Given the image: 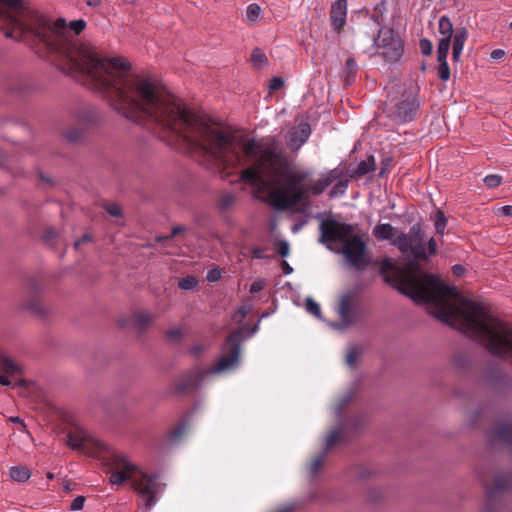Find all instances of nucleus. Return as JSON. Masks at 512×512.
<instances>
[{"instance_id": "obj_45", "label": "nucleus", "mask_w": 512, "mask_h": 512, "mask_svg": "<svg viewBox=\"0 0 512 512\" xmlns=\"http://www.w3.org/2000/svg\"><path fill=\"white\" fill-rule=\"evenodd\" d=\"M284 86V80L281 77H273L270 81L269 88L273 91L279 90Z\"/></svg>"}, {"instance_id": "obj_14", "label": "nucleus", "mask_w": 512, "mask_h": 512, "mask_svg": "<svg viewBox=\"0 0 512 512\" xmlns=\"http://www.w3.org/2000/svg\"><path fill=\"white\" fill-rule=\"evenodd\" d=\"M438 30L443 38L439 40L437 47L444 45L445 50L450 49L451 38L453 34V24L449 17L441 16L438 22Z\"/></svg>"}, {"instance_id": "obj_27", "label": "nucleus", "mask_w": 512, "mask_h": 512, "mask_svg": "<svg viewBox=\"0 0 512 512\" xmlns=\"http://www.w3.org/2000/svg\"><path fill=\"white\" fill-rule=\"evenodd\" d=\"M236 196L232 193L223 194L219 197L217 205L221 211L229 210L235 203Z\"/></svg>"}, {"instance_id": "obj_50", "label": "nucleus", "mask_w": 512, "mask_h": 512, "mask_svg": "<svg viewBox=\"0 0 512 512\" xmlns=\"http://www.w3.org/2000/svg\"><path fill=\"white\" fill-rule=\"evenodd\" d=\"M427 248H428V253H427L428 257L435 255L436 249H437V244L433 237L428 240Z\"/></svg>"}, {"instance_id": "obj_31", "label": "nucleus", "mask_w": 512, "mask_h": 512, "mask_svg": "<svg viewBox=\"0 0 512 512\" xmlns=\"http://www.w3.org/2000/svg\"><path fill=\"white\" fill-rule=\"evenodd\" d=\"M261 14V7L257 3H251L247 6L246 17L251 23H255Z\"/></svg>"}, {"instance_id": "obj_22", "label": "nucleus", "mask_w": 512, "mask_h": 512, "mask_svg": "<svg viewBox=\"0 0 512 512\" xmlns=\"http://www.w3.org/2000/svg\"><path fill=\"white\" fill-rule=\"evenodd\" d=\"M9 476L12 480L24 483L29 480L31 473L28 468L23 466H12L9 469Z\"/></svg>"}, {"instance_id": "obj_61", "label": "nucleus", "mask_w": 512, "mask_h": 512, "mask_svg": "<svg viewBox=\"0 0 512 512\" xmlns=\"http://www.w3.org/2000/svg\"><path fill=\"white\" fill-rule=\"evenodd\" d=\"M461 54H462V52H460V51L452 50V60L454 62H458L460 60Z\"/></svg>"}, {"instance_id": "obj_15", "label": "nucleus", "mask_w": 512, "mask_h": 512, "mask_svg": "<svg viewBox=\"0 0 512 512\" xmlns=\"http://www.w3.org/2000/svg\"><path fill=\"white\" fill-rule=\"evenodd\" d=\"M443 46L437 47L438 76L442 81H448L450 79V68L447 62L449 50H445Z\"/></svg>"}, {"instance_id": "obj_55", "label": "nucleus", "mask_w": 512, "mask_h": 512, "mask_svg": "<svg viewBox=\"0 0 512 512\" xmlns=\"http://www.w3.org/2000/svg\"><path fill=\"white\" fill-rule=\"evenodd\" d=\"M491 58L494 60H500L505 56V51L502 49H494L491 54Z\"/></svg>"}, {"instance_id": "obj_56", "label": "nucleus", "mask_w": 512, "mask_h": 512, "mask_svg": "<svg viewBox=\"0 0 512 512\" xmlns=\"http://www.w3.org/2000/svg\"><path fill=\"white\" fill-rule=\"evenodd\" d=\"M56 234L57 233L53 228H48L45 230L43 238H44V240L49 241V240L55 238Z\"/></svg>"}, {"instance_id": "obj_10", "label": "nucleus", "mask_w": 512, "mask_h": 512, "mask_svg": "<svg viewBox=\"0 0 512 512\" xmlns=\"http://www.w3.org/2000/svg\"><path fill=\"white\" fill-rule=\"evenodd\" d=\"M366 423V419L363 415H359L354 417L351 421H349L347 426H341L337 429L332 430L326 437L325 446L323 451L328 453L333 446L337 443L344 441V435L346 428H351L353 430H358Z\"/></svg>"}, {"instance_id": "obj_12", "label": "nucleus", "mask_w": 512, "mask_h": 512, "mask_svg": "<svg viewBox=\"0 0 512 512\" xmlns=\"http://www.w3.org/2000/svg\"><path fill=\"white\" fill-rule=\"evenodd\" d=\"M347 0H336L331 5L330 21L333 29L339 33L346 24Z\"/></svg>"}, {"instance_id": "obj_21", "label": "nucleus", "mask_w": 512, "mask_h": 512, "mask_svg": "<svg viewBox=\"0 0 512 512\" xmlns=\"http://www.w3.org/2000/svg\"><path fill=\"white\" fill-rule=\"evenodd\" d=\"M386 11V1L380 0V2L374 6L373 13L370 15V19L373 20L378 26H380V28L385 26L384 21Z\"/></svg>"}, {"instance_id": "obj_41", "label": "nucleus", "mask_w": 512, "mask_h": 512, "mask_svg": "<svg viewBox=\"0 0 512 512\" xmlns=\"http://www.w3.org/2000/svg\"><path fill=\"white\" fill-rule=\"evenodd\" d=\"M84 503H85V497L84 496H77L76 498H74L71 502V505H70V510L71 511H79V510H82L83 509V506H84Z\"/></svg>"}, {"instance_id": "obj_35", "label": "nucleus", "mask_w": 512, "mask_h": 512, "mask_svg": "<svg viewBox=\"0 0 512 512\" xmlns=\"http://www.w3.org/2000/svg\"><path fill=\"white\" fill-rule=\"evenodd\" d=\"M359 355L360 349L357 346H351L346 355V364L350 367H355Z\"/></svg>"}, {"instance_id": "obj_26", "label": "nucleus", "mask_w": 512, "mask_h": 512, "mask_svg": "<svg viewBox=\"0 0 512 512\" xmlns=\"http://www.w3.org/2000/svg\"><path fill=\"white\" fill-rule=\"evenodd\" d=\"M354 398V392L352 391H349L347 392L346 394H344L337 402L335 408H334V413L336 416L340 417L345 408L347 407V405L353 400Z\"/></svg>"}, {"instance_id": "obj_32", "label": "nucleus", "mask_w": 512, "mask_h": 512, "mask_svg": "<svg viewBox=\"0 0 512 512\" xmlns=\"http://www.w3.org/2000/svg\"><path fill=\"white\" fill-rule=\"evenodd\" d=\"M198 285V280L195 276H186L179 280L178 287L183 290H192Z\"/></svg>"}, {"instance_id": "obj_49", "label": "nucleus", "mask_w": 512, "mask_h": 512, "mask_svg": "<svg viewBox=\"0 0 512 512\" xmlns=\"http://www.w3.org/2000/svg\"><path fill=\"white\" fill-rule=\"evenodd\" d=\"M204 350H205L204 345H202V344H195V345H193L190 348V353L194 357H199L203 353Z\"/></svg>"}, {"instance_id": "obj_47", "label": "nucleus", "mask_w": 512, "mask_h": 512, "mask_svg": "<svg viewBox=\"0 0 512 512\" xmlns=\"http://www.w3.org/2000/svg\"><path fill=\"white\" fill-rule=\"evenodd\" d=\"M221 278V271L218 268H214L208 271L207 280L209 282H216Z\"/></svg>"}, {"instance_id": "obj_20", "label": "nucleus", "mask_w": 512, "mask_h": 512, "mask_svg": "<svg viewBox=\"0 0 512 512\" xmlns=\"http://www.w3.org/2000/svg\"><path fill=\"white\" fill-rule=\"evenodd\" d=\"M376 169V162L373 156H369L368 159L361 161L355 171L353 172L354 177H362Z\"/></svg>"}, {"instance_id": "obj_2", "label": "nucleus", "mask_w": 512, "mask_h": 512, "mask_svg": "<svg viewBox=\"0 0 512 512\" xmlns=\"http://www.w3.org/2000/svg\"><path fill=\"white\" fill-rule=\"evenodd\" d=\"M425 232L415 223L409 233L400 232L392 244L411 260L401 267L388 258L380 264L384 281L416 303H426L429 313L443 323L481 343L492 355L512 359V327L493 317L485 306L461 296L455 287L422 271L419 261L427 260Z\"/></svg>"}, {"instance_id": "obj_8", "label": "nucleus", "mask_w": 512, "mask_h": 512, "mask_svg": "<svg viewBox=\"0 0 512 512\" xmlns=\"http://www.w3.org/2000/svg\"><path fill=\"white\" fill-rule=\"evenodd\" d=\"M512 491V473L495 475L492 485H485V505L482 512H505L504 494Z\"/></svg>"}, {"instance_id": "obj_11", "label": "nucleus", "mask_w": 512, "mask_h": 512, "mask_svg": "<svg viewBox=\"0 0 512 512\" xmlns=\"http://www.w3.org/2000/svg\"><path fill=\"white\" fill-rule=\"evenodd\" d=\"M311 135V127L307 122H301L291 129L288 135V146L292 151H298Z\"/></svg>"}, {"instance_id": "obj_9", "label": "nucleus", "mask_w": 512, "mask_h": 512, "mask_svg": "<svg viewBox=\"0 0 512 512\" xmlns=\"http://www.w3.org/2000/svg\"><path fill=\"white\" fill-rule=\"evenodd\" d=\"M374 45L378 55L387 62H397L404 54L403 40L393 28L382 26L374 38Z\"/></svg>"}, {"instance_id": "obj_39", "label": "nucleus", "mask_w": 512, "mask_h": 512, "mask_svg": "<svg viewBox=\"0 0 512 512\" xmlns=\"http://www.w3.org/2000/svg\"><path fill=\"white\" fill-rule=\"evenodd\" d=\"M419 47H420L421 53L425 56L431 55V53L433 51V44H432L431 40H429L427 38L420 39Z\"/></svg>"}, {"instance_id": "obj_6", "label": "nucleus", "mask_w": 512, "mask_h": 512, "mask_svg": "<svg viewBox=\"0 0 512 512\" xmlns=\"http://www.w3.org/2000/svg\"><path fill=\"white\" fill-rule=\"evenodd\" d=\"M243 329L244 327H240L226 337L222 346L223 354L216 364L207 370L196 366L186 371L174 381L172 392L177 395H185L200 387L208 374H218L237 366L240 346L243 341Z\"/></svg>"}, {"instance_id": "obj_23", "label": "nucleus", "mask_w": 512, "mask_h": 512, "mask_svg": "<svg viewBox=\"0 0 512 512\" xmlns=\"http://www.w3.org/2000/svg\"><path fill=\"white\" fill-rule=\"evenodd\" d=\"M467 38H468L467 29L465 27L457 28L453 35L452 50L462 52Z\"/></svg>"}, {"instance_id": "obj_36", "label": "nucleus", "mask_w": 512, "mask_h": 512, "mask_svg": "<svg viewBox=\"0 0 512 512\" xmlns=\"http://www.w3.org/2000/svg\"><path fill=\"white\" fill-rule=\"evenodd\" d=\"M186 429L187 423L186 421H182L180 424H178L176 427L170 430L169 438L172 440L179 439L185 433Z\"/></svg>"}, {"instance_id": "obj_7", "label": "nucleus", "mask_w": 512, "mask_h": 512, "mask_svg": "<svg viewBox=\"0 0 512 512\" xmlns=\"http://www.w3.org/2000/svg\"><path fill=\"white\" fill-rule=\"evenodd\" d=\"M419 109L416 94L410 89L389 93L385 105L388 118L397 124H405L415 119Z\"/></svg>"}, {"instance_id": "obj_4", "label": "nucleus", "mask_w": 512, "mask_h": 512, "mask_svg": "<svg viewBox=\"0 0 512 512\" xmlns=\"http://www.w3.org/2000/svg\"><path fill=\"white\" fill-rule=\"evenodd\" d=\"M66 444L71 449L91 457H97L101 452L108 455L103 459L107 472L110 474L111 485H122L131 481L132 487L143 499L146 508H151L157 502L159 491L157 475H150L132 463L128 457L115 450H110L103 442L94 438L87 430L74 427L66 435Z\"/></svg>"}, {"instance_id": "obj_19", "label": "nucleus", "mask_w": 512, "mask_h": 512, "mask_svg": "<svg viewBox=\"0 0 512 512\" xmlns=\"http://www.w3.org/2000/svg\"><path fill=\"white\" fill-rule=\"evenodd\" d=\"M0 371L7 375L21 373V367L6 355H0Z\"/></svg>"}, {"instance_id": "obj_34", "label": "nucleus", "mask_w": 512, "mask_h": 512, "mask_svg": "<svg viewBox=\"0 0 512 512\" xmlns=\"http://www.w3.org/2000/svg\"><path fill=\"white\" fill-rule=\"evenodd\" d=\"M251 61L255 66L259 67L267 63L268 59L259 48H255L251 53Z\"/></svg>"}, {"instance_id": "obj_59", "label": "nucleus", "mask_w": 512, "mask_h": 512, "mask_svg": "<svg viewBox=\"0 0 512 512\" xmlns=\"http://www.w3.org/2000/svg\"><path fill=\"white\" fill-rule=\"evenodd\" d=\"M501 214L504 216H512V205H506L500 208Z\"/></svg>"}, {"instance_id": "obj_43", "label": "nucleus", "mask_w": 512, "mask_h": 512, "mask_svg": "<svg viewBox=\"0 0 512 512\" xmlns=\"http://www.w3.org/2000/svg\"><path fill=\"white\" fill-rule=\"evenodd\" d=\"M277 251L282 257H287L290 251L288 242L286 240L279 241Z\"/></svg>"}, {"instance_id": "obj_5", "label": "nucleus", "mask_w": 512, "mask_h": 512, "mask_svg": "<svg viewBox=\"0 0 512 512\" xmlns=\"http://www.w3.org/2000/svg\"><path fill=\"white\" fill-rule=\"evenodd\" d=\"M319 231L320 244H343L342 254L356 270L363 271L371 263L367 254V244L360 234L354 232V225L326 218L321 221Z\"/></svg>"}, {"instance_id": "obj_64", "label": "nucleus", "mask_w": 512, "mask_h": 512, "mask_svg": "<svg viewBox=\"0 0 512 512\" xmlns=\"http://www.w3.org/2000/svg\"><path fill=\"white\" fill-rule=\"evenodd\" d=\"M170 239H171V238H167V236H157V237L155 238L156 242H158V243H162V242H164V241H168V240H170Z\"/></svg>"}, {"instance_id": "obj_53", "label": "nucleus", "mask_w": 512, "mask_h": 512, "mask_svg": "<svg viewBox=\"0 0 512 512\" xmlns=\"http://www.w3.org/2000/svg\"><path fill=\"white\" fill-rule=\"evenodd\" d=\"M307 224V220L306 219H302L296 223H294L291 227V231L293 233H298L299 231H301L303 229V227Z\"/></svg>"}, {"instance_id": "obj_52", "label": "nucleus", "mask_w": 512, "mask_h": 512, "mask_svg": "<svg viewBox=\"0 0 512 512\" xmlns=\"http://www.w3.org/2000/svg\"><path fill=\"white\" fill-rule=\"evenodd\" d=\"M345 66L349 73H355L357 69L356 61L351 57L346 60Z\"/></svg>"}, {"instance_id": "obj_33", "label": "nucleus", "mask_w": 512, "mask_h": 512, "mask_svg": "<svg viewBox=\"0 0 512 512\" xmlns=\"http://www.w3.org/2000/svg\"><path fill=\"white\" fill-rule=\"evenodd\" d=\"M447 225V218L442 211H438L435 217V231L437 234H443Z\"/></svg>"}, {"instance_id": "obj_13", "label": "nucleus", "mask_w": 512, "mask_h": 512, "mask_svg": "<svg viewBox=\"0 0 512 512\" xmlns=\"http://www.w3.org/2000/svg\"><path fill=\"white\" fill-rule=\"evenodd\" d=\"M490 441H498L512 446V419L499 422L492 431Z\"/></svg>"}, {"instance_id": "obj_3", "label": "nucleus", "mask_w": 512, "mask_h": 512, "mask_svg": "<svg viewBox=\"0 0 512 512\" xmlns=\"http://www.w3.org/2000/svg\"><path fill=\"white\" fill-rule=\"evenodd\" d=\"M250 165L242 170L240 180L251 186L268 187L286 180L285 189L276 188L268 193L269 204L282 211L293 208L310 196H319L338 178L337 170L321 173L316 181L308 169L293 170L291 161L276 136L259 141L251 138L242 146Z\"/></svg>"}, {"instance_id": "obj_37", "label": "nucleus", "mask_w": 512, "mask_h": 512, "mask_svg": "<svg viewBox=\"0 0 512 512\" xmlns=\"http://www.w3.org/2000/svg\"><path fill=\"white\" fill-rule=\"evenodd\" d=\"M306 310L316 316L317 318L321 317V309L317 302H315L312 298L306 299Z\"/></svg>"}, {"instance_id": "obj_63", "label": "nucleus", "mask_w": 512, "mask_h": 512, "mask_svg": "<svg viewBox=\"0 0 512 512\" xmlns=\"http://www.w3.org/2000/svg\"><path fill=\"white\" fill-rule=\"evenodd\" d=\"M29 309H31L32 311L37 312V313L41 312V308H40V306L38 304L30 303L29 304Z\"/></svg>"}, {"instance_id": "obj_51", "label": "nucleus", "mask_w": 512, "mask_h": 512, "mask_svg": "<svg viewBox=\"0 0 512 512\" xmlns=\"http://www.w3.org/2000/svg\"><path fill=\"white\" fill-rule=\"evenodd\" d=\"M91 241H92V236L88 233H85L84 235H82V237L80 239L75 241L74 247L77 249L80 245L91 242Z\"/></svg>"}, {"instance_id": "obj_54", "label": "nucleus", "mask_w": 512, "mask_h": 512, "mask_svg": "<svg viewBox=\"0 0 512 512\" xmlns=\"http://www.w3.org/2000/svg\"><path fill=\"white\" fill-rule=\"evenodd\" d=\"M185 231H187V228L184 227V226H174L172 228L171 234L167 235V238H173V237H175V236H177L180 233L185 232Z\"/></svg>"}, {"instance_id": "obj_57", "label": "nucleus", "mask_w": 512, "mask_h": 512, "mask_svg": "<svg viewBox=\"0 0 512 512\" xmlns=\"http://www.w3.org/2000/svg\"><path fill=\"white\" fill-rule=\"evenodd\" d=\"M452 269H453V273L457 276H461L465 271L464 266H462L460 264H455Z\"/></svg>"}, {"instance_id": "obj_58", "label": "nucleus", "mask_w": 512, "mask_h": 512, "mask_svg": "<svg viewBox=\"0 0 512 512\" xmlns=\"http://www.w3.org/2000/svg\"><path fill=\"white\" fill-rule=\"evenodd\" d=\"M9 376L10 375H7L5 373L0 374V384H2L3 386H10L11 381L9 380Z\"/></svg>"}, {"instance_id": "obj_48", "label": "nucleus", "mask_w": 512, "mask_h": 512, "mask_svg": "<svg viewBox=\"0 0 512 512\" xmlns=\"http://www.w3.org/2000/svg\"><path fill=\"white\" fill-rule=\"evenodd\" d=\"M264 286H265V283L263 280H256L251 284L249 291L251 294H256V293L262 291Z\"/></svg>"}, {"instance_id": "obj_1", "label": "nucleus", "mask_w": 512, "mask_h": 512, "mask_svg": "<svg viewBox=\"0 0 512 512\" xmlns=\"http://www.w3.org/2000/svg\"><path fill=\"white\" fill-rule=\"evenodd\" d=\"M0 25L11 28L5 32L8 38L16 31L20 36L32 33L58 55L64 73L101 93L115 111L152 130L169 145L180 143L191 152L222 162L235 154L232 134L210 126L180 99L159 89L150 79L132 73L124 57L106 58L95 46L76 41L71 31L81 34L85 20L67 24L64 18H58L51 24L23 0H0Z\"/></svg>"}, {"instance_id": "obj_42", "label": "nucleus", "mask_w": 512, "mask_h": 512, "mask_svg": "<svg viewBox=\"0 0 512 512\" xmlns=\"http://www.w3.org/2000/svg\"><path fill=\"white\" fill-rule=\"evenodd\" d=\"M301 507V504L297 501H293L285 504L279 508L276 512H296Z\"/></svg>"}, {"instance_id": "obj_30", "label": "nucleus", "mask_w": 512, "mask_h": 512, "mask_svg": "<svg viewBox=\"0 0 512 512\" xmlns=\"http://www.w3.org/2000/svg\"><path fill=\"white\" fill-rule=\"evenodd\" d=\"M347 187H348V180H339L338 182H336V184L330 190L329 197L336 198L339 196H343L346 192Z\"/></svg>"}, {"instance_id": "obj_29", "label": "nucleus", "mask_w": 512, "mask_h": 512, "mask_svg": "<svg viewBox=\"0 0 512 512\" xmlns=\"http://www.w3.org/2000/svg\"><path fill=\"white\" fill-rule=\"evenodd\" d=\"M252 308L253 306L251 303H242L241 306L236 311V313L234 314L233 320L238 323H241L246 318V316L252 311Z\"/></svg>"}, {"instance_id": "obj_16", "label": "nucleus", "mask_w": 512, "mask_h": 512, "mask_svg": "<svg viewBox=\"0 0 512 512\" xmlns=\"http://www.w3.org/2000/svg\"><path fill=\"white\" fill-rule=\"evenodd\" d=\"M354 297V294L347 293L343 294L340 298L338 314L344 325H350L352 323L349 313Z\"/></svg>"}, {"instance_id": "obj_44", "label": "nucleus", "mask_w": 512, "mask_h": 512, "mask_svg": "<svg viewBox=\"0 0 512 512\" xmlns=\"http://www.w3.org/2000/svg\"><path fill=\"white\" fill-rule=\"evenodd\" d=\"M106 211L113 217H120L122 215L121 207L117 204H109Z\"/></svg>"}, {"instance_id": "obj_62", "label": "nucleus", "mask_w": 512, "mask_h": 512, "mask_svg": "<svg viewBox=\"0 0 512 512\" xmlns=\"http://www.w3.org/2000/svg\"><path fill=\"white\" fill-rule=\"evenodd\" d=\"M86 4L90 7H98L101 4V0H86Z\"/></svg>"}, {"instance_id": "obj_40", "label": "nucleus", "mask_w": 512, "mask_h": 512, "mask_svg": "<svg viewBox=\"0 0 512 512\" xmlns=\"http://www.w3.org/2000/svg\"><path fill=\"white\" fill-rule=\"evenodd\" d=\"M182 336L183 333L180 328H172L166 331V337L172 342H179Z\"/></svg>"}, {"instance_id": "obj_25", "label": "nucleus", "mask_w": 512, "mask_h": 512, "mask_svg": "<svg viewBox=\"0 0 512 512\" xmlns=\"http://www.w3.org/2000/svg\"><path fill=\"white\" fill-rule=\"evenodd\" d=\"M65 139L70 143H79L85 137V131L82 128L72 127L64 132Z\"/></svg>"}, {"instance_id": "obj_17", "label": "nucleus", "mask_w": 512, "mask_h": 512, "mask_svg": "<svg viewBox=\"0 0 512 512\" xmlns=\"http://www.w3.org/2000/svg\"><path fill=\"white\" fill-rule=\"evenodd\" d=\"M77 118L82 124H96L101 120V113L94 107H88L80 110Z\"/></svg>"}, {"instance_id": "obj_24", "label": "nucleus", "mask_w": 512, "mask_h": 512, "mask_svg": "<svg viewBox=\"0 0 512 512\" xmlns=\"http://www.w3.org/2000/svg\"><path fill=\"white\" fill-rule=\"evenodd\" d=\"M155 316L147 312H139L135 315V325L140 332H143L153 321Z\"/></svg>"}, {"instance_id": "obj_18", "label": "nucleus", "mask_w": 512, "mask_h": 512, "mask_svg": "<svg viewBox=\"0 0 512 512\" xmlns=\"http://www.w3.org/2000/svg\"><path fill=\"white\" fill-rule=\"evenodd\" d=\"M395 228L389 223H381L374 227L373 235L377 240H394L395 236Z\"/></svg>"}, {"instance_id": "obj_28", "label": "nucleus", "mask_w": 512, "mask_h": 512, "mask_svg": "<svg viewBox=\"0 0 512 512\" xmlns=\"http://www.w3.org/2000/svg\"><path fill=\"white\" fill-rule=\"evenodd\" d=\"M327 453L324 452L323 450L320 452L319 455H317L311 462L310 466H309V473L312 477H314L319 469L322 467L323 463H324V460H325V457H326Z\"/></svg>"}, {"instance_id": "obj_60", "label": "nucleus", "mask_w": 512, "mask_h": 512, "mask_svg": "<svg viewBox=\"0 0 512 512\" xmlns=\"http://www.w3.org/2000/svg\"><path fill=\"white\" fill-rule=\"evenodd\" d=\"M282 270L285 275H289L293 272V268L286 261L282 262Z\"/></svg>"}, {"instance_id": "obj_38", "label": "nucleus", "mask_w": 512, "mask_h": 512, "mask_svg": "<svg viewBox=\"0 0 512 512\" xmlns=\"http://www.w3.org/2000/svg\"><path fill=\"white\" fill-rule=\"evenodd\" d=\"M484 184L489 187V188H496L498 186L501 185L502 183V177L500 175H496V174H490V175H487L485 178H484Z\"/></svg>"}, {"instance_id": "obj_46", "label": "nucleus", "mask_w": 512, "mask_h": 512, "mask_svg": "<svg viewBox=\"0 0 512 512\" xmlns=\"http://www.w3.org/2000/svg\"><path fill=\"white\" fill-rule=\"evenodd\" d=\"M266 249L258 246L251 248V254L254 259H266L267 256L264 254Z\"/></svg>"}]
</instances>
